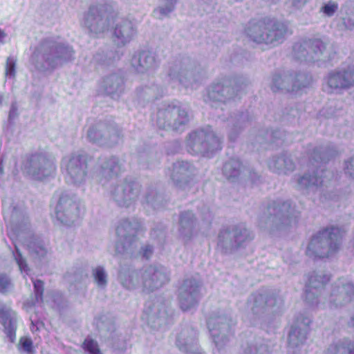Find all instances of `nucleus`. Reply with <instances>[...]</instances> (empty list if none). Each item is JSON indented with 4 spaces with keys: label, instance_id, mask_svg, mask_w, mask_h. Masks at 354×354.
Instances as JSON below:
<instances>
[{
    "label": "nucleus",
    "instance_id": "obj_42",
    "mask_svg": "<svg viewBox=\"0 0 354 354\" xmlns=\"http://www.w3.org/2000/svg\"><path fill=\"white\" fill-rule=\"evenodd\" d=\"M280 133H281L278 131H273L270 133L268 131H267L266 133V137H263L262 136H258L257 138V141L261 145V144H263V142H264L265 141L268 140V136L272 137L274 140H277L278 139H281V138L278 136Z\"/></svg>",
    "mask_w": 354,
    "mask_h": 354
},
{
    "label": "nucleus",
    "instance_id": "obj_1",
    "mask_svg": "<svg viewBox=\"0 0 354 354\" xmlns=\"http://www.w3.org/2000/svg\"><path fill=\"white\" fill-rule=\"evenodd\" d=\"M248 85V80L243 77L225 79L222 82L214 83L208 90L205 101L212 107L215 108V115L222 120H227L230 128L229 138L234 141L238 133L249 122L250 117L248 112L234 113L229 118L221 115V112L227 108V101L234 97L235 95Z\"/></svg>",
    "mask_w": 354,
    "mask_h": 354
},
{
    "label": "nucleus",
    "instance_id": "obj_18",
    "mask_svg": "<svg viewBox=\"0 0 354 354\" xmlns=\"http://www.w3.org/2000/svg\"><path fill=\"white\" fill-rule=\"evenodd\" d=\"M136 34V30L129 20H121L116 23L113 30V41L118 46L129 43Z\"/></svg>",
    "mask_w": 354,
    "mask_h": 354
},
{
    "label": "nucleus",
    "instance_id": "obj_8",
    "mask_svg": "<svg viewBox=\"0 0 354 354\" xmlns=\"http://www.w3.org/2000/svg\"><path fill=\"white\" fill-rule=\"evenodd\" d=\"M189 121L187 107L178 102L162 104L156 115L157 126L166 130L183 131Z\"/></svg>",
    "mask_w": 354,
    "mask_h": 354
},
{
    "label": "nucleus",
    "instance_id": "obj_15",
    "mask_svg": "<svg viewBox=\"0 0 354 354\" xmlns=\"http://www.w3.org/2000/svg\"><path fill=\"white\" fill-rule=\"evenodd\" d=\"M62 168H64L70 177H84L86 176L87 165L82 153L76 151L63 158Z\"/></svg>",
    "mask_w": 354,
    "mask_h": 354
},
{
    "label": "nucleus",
    "instance_id": "obj_5",
    "mask_svg": "<svg viewBox=\"0 0 354 354\" xmlns=\"http://www.w3.org/2000/svg\"><path fill=\"white\" fill-rule=\"evenodd\" d=\"M203 74L204 71L194 60L189 57H182L170 64L165 82L172 88L182 85L194 88Z\"/></svg>",
    "mask_w": 354,
    "mask_h": 354
},
{
    "label": "nucleus",
    "instance_id": "obj_44",
    "mask_svg": "<svg viewBox=\"0 0 354 354\" xmlns=\"http://www.w3.org/2000/svg\"><path fill=\"white\" fill-rule=\"evenodd\" d=\"M299 115V110L297 108H286L284 112L283 117L286 120H290V118H297Z\"/></svg>",
    "mask_w": 354,
    "mask_h": 354
},
{
    "label": "nucleus",
    "instance_id": "obj_51",
    "mask_svg": "<svg viewBox=\"0 0 354 354\" xmlns=\"http://www.w3.org/2000/svg\"><path fill=\"white\" fill-rule=\"evenodd\" d=\"M245 232H246V230L244 229L243 234H245ZM242 235H243V232L241 230L238 231L237 229H236L234 230V237L236 239H237L239 236H242Z\"/></svg>",
    "mask_w": 354,
    "mask_h": 354
},
{
    "label": "nucleus",
    "instance_id": "obj_24",
    "mask_svg": "<svg viewBox=\"0 0 354 354\" xmlns=\"http://www.w3.org/2000/svg\"><path fill=\"white\" fill-rule=\"evenodd\" d=\"M122 55V53L119 50L99 52L93 56V62L97 66H109L113 64L116 60L120 59Z\"/></svg>",
    "mask_w": 354,
    "mask_h": 354
},
{
    "label": "nucleus",
    "instance_id": "obj_47",
    "mask_svg": "<svg viewBox=\"0 0 354 354\" xmlns=\"http://www.w3.org/2000/svg\"><path fill=\"white\" fill-rule=\"evenodd\" d=\"M153 254V248L151 245H146L142 248V256L147 259H149Z\"/></svg>",
    "mask_w": 354,
    "mask_h": 354
},
{
    "label": "nucleus",
    "instance_id": "obj_28",
    "mask_svg": "<svg viewBox=\"0 0 354 354\" xmlns=\"http://www.w3.org/2000/svg\"><path fill=\"white\" fill-rule=\"evenodd\" d=\"M194 166L189 162L177 161L173 164V171L171 174V177H177L178 176L189 177L190 175L194 174Z\"/></svg>",
    "mask_w": 354,
    "mask_h": 354
},
{
    "label": "nucleus",
    "instance_id": "obj_16",
    "mask_svg": "<svg viewBox=\"0 0 354 354\" xmlns=\"http://www.w3.org/2000/svg\"><path fill=\"white\" fill-rule=\"evenodd\" d=\"M164 93L165 88L155 84V81L151 79L147 82H143L136 89V99L138 104L145 106L146 103L158 99L162 96Z\"/></svg>",
    "mask_w": 354,
    "mask_h": 354
},
{
    "label": "nucleus",
    "instance_id": "obj_40",
    "mask_svg": "<svg viewBox=\"0 0 354 354\" xmlns=\"http://www.w3.org/2000/svg\"><path fill=\"white\" fill-rule=\"evenodd\" d=\"M10 285V280L5 274H0V292L6 293Z\"/></svg>",
    "mask_w": 354,
    "mask_h": 354
},
{
    "label": "nucleus",
    "instance_id": "obj_10",
    "mask_svg": "<svg viewBox=\"0 0 354 354\" xmlns=\"http://www.w3.org/2000/svg\"><path fill=\"white\" fill-rule=\"evenodd\" d=\"M354 86V64L329 71L324 77V90L330 94H342Z\"/></svg>",
    "mask_w": 354,
    "mask_h": 354
},
{
    "label": "nucleus",
    "instance_id": "obj_39",
    "mask_svg": "<svg viewBox=\"0 0 354 354\" xmlns=\"http://www.w3.org/2000/svg\"><path fill=\"white\" fill-rule=\"evenodd\" d=\"M290 207V204L288 203H283L282 204L273 203V204L270 205L268 206V209H272L274 212V214L282 213L284 210H287L288 212V209Z\"/></svg>",
    "mask_w": 354,
    "mask_h": 354
},
{
    "label": "nucleus",
    "instance_id": "obj_6",
    "mask_svg": "<svg viewBox=\"0 0 354 354\" xmlns=\"http://www.w3.org/2000/svg\"><path fill=\"white\" fill-rule=\"evenodd\" d=\"M313 82L310 74L305 71L289 70L275 72L270 82L273 92L283 91L295 95H301L303 90Z\"/></svg>",
    "mask_w": 354,
    "mask_h": 354
},
{
    "label": "nucleus",
    "instance_id": "obj_3",
    "mask_svg": "<svg viewBox=\"0 0 354 354\" xmlns=\"http://www.w3.org/2000/svg\"><path fill=\"white\" fill-rule=\"evenodd\" d=\"M245 31L254 42L276 46L283 41L288 28L283 22L270 17H263L250 21Z\"/></svg>",
    "mask_w": 354,
    "mask_h": 354
},
{
    "label": "nucleus",
    "instance_id": "obj_29",
    "mask_svg": "<svg viewBox=\"0 0 354 354\" xmlns=\"http://www.w3.org/2000/svg\"><path fill=\"white\" fill-rule=\"evenodd\" d=\"M326 354H354V341H344L339 344H331Z\"/></svg>",
    "mask_w": 354,
    "mask_h": 354
},
{
    "label": "nucleus",
    "instance_id": "obj_45",
    "mask_svg": "<svg viewBox=\"0 0 354 354\" xmlns=\"http://www.w3.org/2000/svg\"><path fill=\"white\" fill-rule=\"evenodd\" d=\"M153 153H147L145 152L142 153L140 155V158L142 160H144L145 159H147V165L149 167H152L153 165Z\"/></svg>",
    "mask_w": 354,
    "mask_h": 354
},
{
    "label": "nucleus",
    "instance_id": "obj_22",
    "mask_svg": "<svg viewBox=\"0 0 354 354\" xmlns=\"http://www.w3.org/2000/svg\"><path fill=\"white\" fill-rule=\"evenodd\" d=\"M147 277H145L144 286L149 291H153L169 281L167 275L158 268L150 266L146 271Z\"/></svg>",
    "mask_w": 354,
    "mask_h": 354
},
{
    "label": "nucleus",
    "instance_id": "obj_32",
    "mask_svg": "<svg viewBox=\"0 0 354 354\" xmlns=\"http://www.w3.org/2000/svg\"><path fill=\"white\" fill-rule=\"evenodd\" d=\"M339 9V4L337 1L329 0L322 4L319 8V12L327 17H332Z\"/></svg>",
    "mask_w": 354,
    "mask_h": 354
},
{
    "label": "nucleus",
    "instance_id": "obj_21",
    "mask_svg": "<svg viewBox=\"0 0 354 354\" xmlns=\"http://www.w3.org/2000/svg\"><path fill=\"white\" fill-rule=\"evenodd\" d=\"M270 169L279 174H288V172L294 171L295 164L291 156L283 153L279 156H273L268 162Z\"/></svg>",
    "mask_w": 354,
    "mask_h": 354
},
{
    "label": "nucleus",
    "instance_id": "obj_48",
    "mask_svg": "<svg viewBox=\"0 0 354 354\" xmlns=\"http://www.w3.org/2000/svg\"><path fill=\"white\" fill-rule=\"evenodd\" d=\"M35 253L40 257L45 256L47 253L46 249L43 245H37L34 247Z\"/></svg>",
    "mask_w": 354,
    "mask_h": 354
},
{
    "label": "nucleus",
    "instance_id": "obj_38",
    "mask_svg": "<svg viewBox=\"0 0 354 354\" xmlns=\"http://www.w3.org/2000/svg\"><path fill=\"white\" fill-rule=\"evenodd\" d=\"M309 0H288L286 6L292 11L302 9Z\"/></svg>",
    "mask_w": 354,
    "mask_h": 354
},
{
    "label": "nucleus",
    "instance_id": "obj_58",
    "mask_svg": "<svg viewBox=\"0 0 354 354\" xmlns=\"http://www.w3.org/2000/svg\"><path fill=\"white\" fill-rule=\"evenodd\" d=\"M120 226H118V227H117V230H117V232H118V233H120Z\"/></svg>",
    "mask_w": 354,
    "mask_h": 354
},
{
    "label": "nucleus",
    "instance_id": "obj_53",
    "mask_svg": "<svg viewBox=\"0 0 354 354\" xmlns=\"http://www.w3.org/2000/svg\"><path fill=\"white\" fill-rule=\"evenodd\" d=\"M205 3H208L211 8H213V6L215 3L214 0H203Z\"/></svg>",
    "mask_w": 354,
    "mask_h": 354
},
{
    "label": "nucleus",
    "instance_id": "obj_25",
    "mask_svg": "<svg viewBox=\"0 0 354 354\" xmlns=\"http://www.w3.org/2000/svg\"><path fill=\"white\" fill-rule=\"evenodd\" d=\"M121 171V165L116 157H111L101 165V174L104 177H117Z\"/></svg>",
    "mask_w": 354,
    "mask_h": 354
},
{
    "label": "nucleus",
    "instance_id": "obj_31",
    "mask_svg": "<svg viewBox=\"0 0 354 354\" xmlns=\"http://www.w3.org/2000/svg\"><path fill=\"white\" fill-rule=\"evenodd\" d=\"M330 277L326 274H312L309 277V288H321L330 281Z\"/></svg>",
    "mask_w": 354,
    "mask_h": 354
},
{
    "label": "nucleus",
    "instance_id": "obj_49",
    "mask_svg": "<svg viewBox=\"0 0 354 354\" xmlns=\"http://www.w3.org/2000/svg\"><path fill=\"white\" fill-rule=\"evenodd\" d=\"M231 233V231L228 229L223 230L220 232L218 237L221 241H223L225 236V235H228Z\"/></svg>",
    "mask_w": 354,
    "mask_h": 354
},
{
    "label": "nucleus",
    "instance_id": "obj_20",
    "mask_svg": "<svg viewBox=\"0 0 354 354\" xmlns=\"http://www.w3.org/2000/svg\"><path fill=\"white\" fill-rule=\"evenodd\" d=\"M101 88L111 98L117 100L124 91V80L120 75L113 73L104 77Z\"/></svg>",
    "mask_w": 354,
    "mask_h": 354
},
{
    "label": "nucleus",
    "instance_id": "obj_46",
    "mask_svg": "<svg viewBox=\"0 0 354 354\" xmlns=\"http://www.w3.org/2000/svg\"><path fill=\"white\" fill-rule=\"evenodd\" d=\"M17 264H18L21 271H22V272L28 271V268L26 261L24 259L22 258V257L21 255L19 257L17 258Z\"/></svg>",
    "mask_w": 354,
    "mask_h": 354
},
{
    "label": "nucleus",
    "instance_id": "obj_13",
    "mask_svg": "<svg viewBox=\"0 0 354 354\" xmlns=\"http://www.w3.org/2000/svg\"><path fill=\"white\" fill-rule=\"evenodd\" d=\"M307 153V171L312 174H305L301 177H319L317 169L320 165L327 162L336 155L337 151L333 147H313L310 145L308 147Z\"/></svg>",
    "mask_w": 354,
    "mask_h": 354
},
{
    "label": "nucleus",
    "instance_id": "obj_34",
    "mask_svg": "<svg viewBox=\"0 0 354 354\" xmlns=\"http://www.w3.org/2000/svg\"><path fill=\"white\" fill-rule=\"evenodd\" d=\"M82 348L89 354H101L97 343L92 339H85Z\"/></svg>",
    "mask_w": 354,
    "mask_h": 354
},
{
    "label": "nucleus",
    "instance_id": "obj_27",
    "mask_svg": "<svg viewBox=\"0 0 354 354\" xmlns=\"http://www.w3.org/2000/svg\"><path fill=\"white\" fill-rule=\"evenodd\" d=\"M75 203V201L66 194L59 196L55 207V215L61 223L64 222L66 212L68 209Z\"/></svg>",
    "mask_w": 354,
    "mask_h": 354
},
{
    "label": "nucleus",
    "instance_id": "obj_19",
    "mask_svg": "<svg viewBox=\"0 0 354 354\" xmlns=\"http://www.w3.org/2000/svg\"><path fill=\"white\" fill-rule=\"evenodd\" d=\"M131 65L140 73L154 71L158 66V62L153 53L144 50L133 57Z\"/></svg>",
    "mask_w": 354,
    "mask_h": 354
},
{
    "label": "nucleus",
    "instance_id": "obj_30",
    "mask_svg": "<svg viewBox=\"0 0 354 354\" xmlns=\"http://www.w3.org/2000/svg\"><path fill=\"white\" fill-rule=\"evenodd\" d=\"M164 5L160 6L153 11V16L157 19H162L168 16L175 9L178 0H162Z\"/></svg>",
    "mask_w": 354,
    "mask_h": 354
},
{
    "label": "nucleus",
    "instance_id": "obj_23",
    "mask_svg": "<svg viewBox=\"0 0 354 354\" xmlns=\"http://www.w3.org/2000/svg\"><path fill=\"white\" fill-rule=\"evenodd\" d=\"M222 171L225 177H251L252 175V169L243 165L238 159H231L226 162Z\"/></svg>",
    "mask_w": 354,
    "mask_h": 354
},
{
    "label": "nucleus",
    "instance_id": "obj_41",
    "mask_svg": "<svg viewBox=\"0 0 354 354\" xmlns=\"http://www.w3.org/2000/svg\"><path fill=\"white\" fill-rule=\"evenodd\" d=\"M335 102H330L328 105H327V106H326L325 108H324L322 110V114L323 115H325L327 118H331V117L336 116L337 115L336 111H335V109H333V107L335 106Z\"/></svg>",
    "mask_w": 354,
    "mask_h": 354
},
{
    "label": "nucleus",
    "instance_id": "obj_2",
    "mask_svg": "<svg viewBox=\"0 0 354 354\" xmlns=\"http://www.w3.org/2000/svg\"><path fill=\"white\" fill-rule=\"evenodd\" d=\"M71 46L59 37H48L42 39L31 56V63L39 71H53L74 59Z\"/></svg>",
    "mask_w": 354,
    "mask_h": 354
},
{
    "label": "nucleus",
    "instance_id": "obj_14",
    "mask_svg": "<svg viewBox=\"0 0 354 354\" xmlns=\"http://www.w3.org/2000/svg\"><path fill=\"white\" fill-rule=\"evenodd\" d=\"M56 170L54 158L34 154L24 166V174L32 177H50Z\"/></svg>",
    "mask_w": 354,
    "mask_h": 354
},
{
    "label": "nucleus",
    "instance_id": "obj_35",
    "mask_svg": "<svg viewBox=\"0 0 354 354\" xmlns=\"http://www.w3.org/2000/svg\"><path fill=\"white\" fill-rule=\"evenodd\" d=\"M337 25L339 28L342 30H353L354 19L350 15L340 17Z\"/></svg>",
    "mask_w": 354,
    "mask_h": 354
},
{
    "label": "nucleus",
    "instance_id": "obj_54",
    "mask_svg": "<svg viewBox=\"0 0 354 354\" xmlns=\"http://www.w3.org/2000/svg\"><path fill=\"white\" fill-rule=\"evenodd\" d=\"M6 37V34L0 29V41Z\"/></svg>",
    "mask_w": 354,
    "mask_h": 354
},
{
    "label": "nucleus",
    "instance_id": "obj_59",
    "mask_svg": "<svg viewBox=\"0 0 354 354\" xmlns=\"http://www.w3.org/2000/svg\"><path fill=\"white\" fill-rule=\"evenodd\" d=\"M3 174L2 168L0 167V176Z\"/></svg>",
    "mask_w": 354,
    "mask_h": 354
},
{
    "label": "nucleus",
    "instance_id": "obj_56",
    "mask_svg": "<svg viewBox=\"0 0 354 354\" xmlns=\"http://www.w3.org/2000/svg\"><path fill=\"white\" fill-rule=\"evenodd\" d=\"M306 158H302V159L300 160L301 163L303 165L304 162H306Z\"/></svg>",
    "mask_w": 354,
    "mask_h": 354
},
{
    "label": "nucleus",
    "instance_id": "obj_37",
    "mask_svg": "<svg viewBox=\"0 0 354 354\" xmlns=\"http://www.w3.org/2000/svg\"><path fill=\"white\" fill-rule=\"evenodd\" d=\"M94 277L98 286H104L106 284V275L101 267H97L94 270Z\"/></svg>",
    "mask_w": 354,
    "mask_h": 354
},
{
    "label": "nucleus",
    "instance_id": "obj_43",
    "mask_svg": "<svg viewBox=\"0 0 354 354\" xmlns=\"http://www.w3.org/2000/svg\"><path fill=\"white\" fill-rule=\"evenodd\" d=\"M34 288L35 294L37 297H40V299L42 300L43 294H44V283L41 280H35L33 281Z\"/></svg>",
    "mask_w": 354,
    "mask_h": 354
},
{
    "label": "nucleus",
    "instance_id": "obj_57",
    "mask_svg": "<svg viewBox=\"0 0 354 354\" xmlns=\"http://www.w3.org/2000/svg\"><path fill=\"white\" fill-rule=\"evenodd\" d=\"M2 100H3V97L2 96L0 95V106L2 104Z\"/></svg>",
    "mask_w": 354,
    "mask_h": 354
},
{
    "label": "nucleus",
    "instance_id": "obj_50",
    "mask_svg": "<svg viewBox=\"0 0 354 354\" xmlns=\"http://www.w3.org/2000/svg\"><path fill=\"white\" fill-rule=\"evenodd\" d=\"M17 108L15 106V104H12L11 106V109L9 113V118L11 120L15 115L17 114Z\"/></svg>",
    "mask_w": 354,
    "mask_h": 354
},
{
    "label": "nucleus",
    "instance_id": "obj_36",
    "mask_svg": "<svg viewBox=\"0 0 354 354\" xmlns=\"http://www.w3.org/2000/svg\"><path fill=\"white\" fill-rule=\"evenodd\" d=\"M19 349L24 350L27 353H34L32 341L30 337H21L19 339Z\"/></svg>",
    "mask_w": 354,
    "mask_h": 354
},
{
    "label": "nucleus",
    "instance_id": "obj_7",
    "mask_svg": "<svg viewBox=\"0 0 354 354\" xmlns=\"http://www.w3.org/2000/svg\"><path fill=\"white\" fill-rule=\"evenodd\" d=\"M292 56L301 62H327L333 58L330 45L319 39H304L292 46Z\"/></svg>",
    "mask_w": 354,
    "mask_h": 354
},
{
    "label": "nucleus",
    "instance_id": "obj_12",
    "mask_svg": "<svg viewBox=\"0 0 354 354\" xmlns=\"http://www.w3.org/2000/svg\"><path fill=\"white\" fill-rule=\"evenodd\" d=\"M120 131L115 124H107L100 122L90 127L87 138L93 142L112 147L120 140Z\"/></svg>",
    "mask_w": 354,
    "mask_h": 354
},
{
    "label": "nucleus",
    "instance_id": "obj_11",
    "mask_svg": "<svg viewBox=\"0 0 354 354\" xmlns=\"http://www.w3.org/2000/svg\"><path fill=\"white\" fill-rule=\"evenodd\" d=\"M113 17L105 5H92L84 15L82 24L90 33L95 35L103 33L109 30Z\"/></svg>",
    "mask_w": 354,
    "mask_h": 354
},
{
    "label": "nucleus",
    "instance_id": "obj_52",
    "mask_svg": "<svg viewBox=\"0 0 354 354\" xmlns=\"http://www.w3.org/2000/svg\"><path fill=\"white\" fill-rule=\"evenodd\" d=\"M296 329L292 330L289 334V342L290 343L292 341V337L295 335Z\"/></svg>",
    "mask_w": 354,
    "mask_h": 354
},
{
    "label": "nucleus",
    "instance_id": "obj_33",
    "mask_svg": "<svg viewBox=\"0 0 354 354\" xmlns=\"http://www.w3.org/2000/svg\"><path fill=\"white\" fill-rule=\"evenodd\" d=\"M16 59L13 57H8L5 66V76L6 78H14L16 75Z\"/></svg>",
    "mask_w": 354,
    "mask_h": 354
},
{
    "label": "nucleus",
    "instance_id": "obj_55",
    "mask_svg": "<svg viewBox=\"0 0 354 354\" xmlns=\"http://www.w3.org/2000/svg\"><path fill=\"white\" fill-rule=\"evenodd\" d=\"M180 308H182V310H183L185 311V310H187L189 307H188V306L185 307V306H184L183 303V302H181Z\"/></svg>",
    "mask_w": 354,
    "mask_h": 354
},
{
    "label": "nucleus",
    "instance_id": "obj_9",
    "mask_svg": "<svg viewBox=\"0 0 354 354\" xmlns=\"http://www.w3.org/2000/svg\"><path fill=\"white\" fill-rule=\"evenodd\" d=\"M187 149L192 154H201L209 158L214 151L221 149V141L212 127H207L189 134Z\"/></svg>",
    "mask_w": 354,
    "mask_h": 354
},
{
    "label": "nucleus",
    "instance_id": "obj_17",
    "mask_svg": "<svg viewBox=\"0 0 354 354\" xmlns=\"http://www.w3.org/2000/svg\"><path fill=\"white\" fill-rule=\"evenodd\" d=\"M0 323L9 341L12 343L15 342L17 328L16 312L6 305H0Z\"/></svg>",
    "mask_w": 354,
    "mask_h": 354
},
{
    "label": "nucleus",
    "instance_id": "obj_26",
    "mask_svg": "<svg viewBox=\"0 0 354 354\" xmlns=\"http://www.w3.org/2000/svg\"><path fill=\"white\" fill-rule=\"evenodd\" d=\"M354 295V285L351 283H341L333 288L330 297L331 301L339 299L345 300L347 297Z\"/></svg>",
    "mask_w": 354,
    "mask_h": 354
},
{
    "label": "nucleus",
    "instance_id": "obj_4",
    "mask_svg": "<svg viewBox=\"0 0 354 354\" xmlns=\"http://www.w3.org/2000/svg\"><path fill=\"white\" fill-rule=\"evenodd\" d=\"M344 232L335 226L322 229L311 238L306 255L313 259L329 257L339 250Z\"/></svg>",
    "mask_w": 354,
    "mask_h": 354
}]
</instances>
